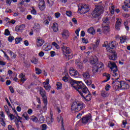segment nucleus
Wrapping results in <instances>:
<instances>
[{
  "label": "nucleus",
  "instance_id": "09e8293b",
  "mask_svg": "<svg viewBox=\"0 0 130 130\" xmlns=\"http://www.w3.org/2000/svg\"><path fill=\"white\" fill-rule=\"evenodd\" d=\"M52 45H53L54 46H55V47L57 49H59V46L55 42H53L52 43Z\"/></svg>",
  "mask_w": 130,
  "mask_h": 130
},
{
  "label": "nucleus",
  "instance_id": "cd10ccee",
  "mask_svg": "<svg viewBox=\"0 0 130 130\" xmlns=\"http://www.w3.org/2000/svg\"><path fill=\"white\" fill-rule=\"evenodd\" d=\"M87 32H88L89 34H92V35H94V34H95V30H94V28L93 27L89 28L87 30Z\"/></svg>",
  "mask_w": 130,
  "mask_h": 130
},
{
  "label": "nucleus",
  "instance_id": "e2e57ef3",
  "mask_svg": "<svg viewBox=\"0 0 130 130\" xmlns=\"http://www.w3.org/2000/svg\"><path fill=\"white\" fill-rule=\"evenodd\" d=\"M106 77L107 78V80H105V82H107V81L110 79V75H109V74H106Z\"/></svg>",
  "mask_w": 130,
  "mask_h": 130
},
{
  "label": "nucleus",
  "instance_id": "4be33fe9",
  "mask_svg": "<svg viewBox=\"0 0 130 130\" xmlns=\"http://www.w3.org/2000/svg\"><path fill=\"white\" fill-rule=\"evenodd\" d=\"M112 55H109V58L110 60H116L117 59V55L114 53H112Z\"/></svg>",
  "mask_w": 130,
  "mask_h": 130
},
{
  "label": "nucleus",
  "instance_id": "a878e982",
  "mask_svg": "<svg viewBox=\"0 0 130 130\" xmlns=\"http://www.w3.org/2000/svg\"><path fill=\"white\" fill-rule=\"evenodd\" d=\"M19 78H20V81L24 83L25 81H26L27 79H26V76L25 75H23V73H21L19 75Z\"/></svg>",
  "mask_w": 130,
  "mask_h": 130
},
{
  "label": "nucleus",
  "instance_id": "a18cd8bd",
  "mask_svg": "<svg viewBox=\"0 0 130 130\" xmlns=\"http://www.w3.org/2000/svg\"><path fill=\"white\" fill-rule=\"evenodd\" d=\"M47 121H48L49 123H52V122H53V119L52 118V117L51 116V118H47Z\"/></svg>",
  "mask_w": 130,
  "mask_h": 130
},
{
  "label": "nucleus",
  "instance_id": "58836bf2",
  "mask_svg": "<svg viewBox=\"0 0 130 130\" xmlns=\"http://www.w3.org/2000/svg\"><path fill=\"white\" fill-rule=\"evenodd\" d=\"M121 81H118L117 80H115V81H113L112 83V84H115V85H116V86H117V87H118V86H120V82Z\"/></svg>",
  "mask_w": 130,
  "mask_h": 130
},
{
  "label": "nucleus",
  "instance_id": "4c0bfd02",
  "mask_svg": "<svg viewBox=\"0 0 130 130\" xmlns=\"http://www.w3.org/2000/svg\"><path fill=\"white\" fill-rule=\"evenodd\" d=\"M22 40H23V39H22L21 38H16L15 39L16 44H19V43H20V42H21Z\"/></svg>",
  "mask_w": 130,
  "mask_h": 130
},
{
  "label": "nucleus",
  "instance_id": "ea45409f",
  "mask_svg": "<svg viewBox=\"0 0 130 130\" xmlns=\"http://www.w3.org/2000/svg\"><path fill=\"white\" fill-rule=\"evenodd\" d=\"M127 21H125L124 22V25L125 26V28L126 29L127 31H128V30H129V27H128V26H127Z\"/></svg>",
  "mask_w": 130,
  "mask_h": 130
},
{
  "label": "nucleus",
  "instance_id": "0e129e2a",
  "mask_svg": "<svg viewBox=\"0 0 130 130\" xmlns=\"http://www.w3.org/2000/svg\"><path fill=\"white\" fill-rule=\"evenodd\" d=\"M84 113V112H82V113H79V114L77 116V118L80 119L81 118V116H82V115Z\"/></svg>",
  "mask_w": 130,
  "mask_h": 130
},
{
  "label": "nucleus",
  "instance_id": "4d7b16f0",
  "mask_svg": "<svg viewBox=\"0 0 130 130\" xmlns=\"http://www.w3.org/2000/svg\"><path fill=\"white\" fill-rule=\"evenodd\" d=\"M14 39H15V38L13 36L9 37L8 41H9V42H12Z\"/></svg>",
  "mask_w": 130,
  "mask_h": 130
},
{
  "label": "nucleus",
  "instance_id": "c756f323",
  "mask_svg": "<svg viewBox=\"0 0 130 130\" xmlns=\"http://www.w3.org/2000/svg\"><path fill=\"white\" fill-rule=\"evenodd\" d=\"M101 95L104 98H106V97H108V96H109V94H108V93L106 92L105 91H102L101 92Z\"/></svg>",
  "mask_w": 130,
  "mask_h": 130
},
{
  "label": "nucleus",
  "instance_id": "6e6d98bb",
  "mask_svg": "<svg viewBox=\"0 0 130 130\" xmlns=\"http://www.w3.org/2000/svg\"><path fill=\"white\" fill-rule=\"evenodd\" d=\"M4 34L6 36L10 35V30H9V29H5Z\"/></svg>",
  "mask_w": 130,
  "mask_h": 130
},
{
  "label": "nucleus",
  "instance_id": "f8f14e48",
  "mask_svg": "<svg viewBox=\"0 0 130 130\" xmlns=\"http://www.w3.org/2000/svg\"><path fill=\"white\" fill-rule=\"evenodd\" d=\"M43 84L44 85V87L46 90H47L48 91H49V90H50V88H51V86H50V85H49V79H47L46 80V82H44Z\"/></svg>",
  "mask_w": 130,
  "mask_h": 130
},
{
  "label": "nucleus",
  "instance_id": "774afa93",
  "mask_svg": "<svg viewBox=\"0 0 130 130\" xmlns=\"http://www.w3.org/2000/svg\"><path fill=\"white\" fill-rule=\"evenodd\" d=\"M6 64H7V62L0 60V66H6Z\"/></svg>",
  "mask_w": 130,
  "mask_h": 130
},
{
  "label": "nucleus",
  "instance_id": "bf43d9fd",
  "mask_svg": "<svg viewBox=\"0 0 130 130\" xmlns=\"http://www.w3.org/2000/svg\"><path fill=\"white\" fill-rule=\"evenodd\" d=\"M42 130H46L47 128V125L46 124H43L42 125Z\"/></svg>",
  "mask_w": 130,
  "mask_h": 130
},
{
  "label": "nucleus",
  "instance_id": "864d4df0",
  "mask_svg": "<svg viewBox=\"0 0 130 130\" xmlns=\"http://www.w3.org/2000/svg\"><path fill=\"white\" fill-rule=\"evenodd\" d=\"M58 122H59V121H61V124H63V118L62 117L60 116V118H58Z\"/></svg>",
  "mask_w": 130,
  "mask_h": 130
},
{
  "label": "nucleus",
  "instance_id": "79ce46f5",
  "mask_svg": "<svg viewBox=\"0 0 130 130\" xmlns=\"http://www.w3.org/2000/svg\"><path fill=\"white\" fill-rule=\"evenodd\" d=\"M31 9H32V10L31 11V14H32V15H37V11H36L35 10V8H34V7H32Z\"/></svg>",
  "mask_w": 130,
  "mask_h": 130
},
{
  "label": "nucleus",
  "instance_id": "f03ea898",
  "mask_svg": "<svg viewBox=\"0 0 130 130\" xmlns=\"http://www.w3.org/2000/svg\"><path fill=\"white\" fill-rule=\"evenodd\" d=\"M86 107V105L79 101H75L72 103L71 110L73 112H79Z\"/></svg>",
  "mask_w": 130,
  "mask_h": 130
},
{
  "label": "nucleus",
  "instance_id": "423d86ee",
  "mask_svg": "<svg viewBox=\"0 0 130 130\" xmlns=\"http://www.w3.org/2000/svg\"><path fill=\"white\" fill-rule=\"evenodd\" d=\"M62 51L63 52V54L66 56V58L68 59H71L73 58V53H72V50L70 49L69 47L67 46H63L61 47Z\"/></svg>",
  "mask_w": 130,
  "mask_h": 130
},
{
  "label": "nucleus",
  "instance_id": "72a5a7b5",
  "mask_svg": "<svg viewBox=\"0 0 130 130\" xmlns=\"http://www.w3.org/2000/svg\"><path fill=\"white\" fill-rule=\"evenodd\" d=\"M77 66L78 69H80V70H83V69H84V66H83V64L81 62H78L77 63Z\"/></svg>",
  "mask_w": 130,
  "mask_h": 130
},
{
  "label": "nucleus",
  "instance_id": "c03bdc74",
  "mask_svg": "<svg viewBox=\"0 0 130 130\" xmlns=\"http://www.w3.org/2000/svg\"><path fill=\"white\" fill-rule=\"evenodd\" d=\"M0 121H1L2 125H3V126H6V122H5V120L3 118H1L0 119Z\"/></svg>",
  "mask_w": 130,
  "mask_h": 130
},
{
  "label": "nucleus",
  "instance_id": "6ab92c4d",
  "mask_svg": "<svg viewBox=\"0 0 130 130\" xmlns=\"http://www.w3.org/2000/svg\"><path fill=\"white\" fill-rule=\"evenodd\" d=\"M44 40H42V39H37V46L41 47L44 44Z\"/></svg>",
  "mask_w": 130,
  "mask_h": 130
},
{
  "label": "nucleus",
  "instance_id": "7ed1b4c3",
  "mask_svg": "<svg viewBox=\"0 0 130 130\" xmlns=\"http://www.w3.org/2000/svg\"><path fill=\"white\" fill-rule=\"evenodd\" d=\"M108 66L111 70V74L113 77H117L119 74V72L118 71V69H117L116 64L114 62L110 61L108 62Z\"/></svg>",
  "mask_w": 130,
  "mask_h": 130
},
{
  "label": "nucleus",
  "instance_id": "f3484780",
  "mask_svg": "<svg viewBox=\"0 0 130 130\" xmlns=\"http://www.w3.org/2000/svg\"><path fill=\"white\" fill-rule=\"evenodd\" d=\"M82 123L86 124L91 121V116H88L82 118Z\"/></svg>",
  "mask_w": 130,
  "mask_h": 130
},
{
  "label": "nucleus",
  "instance_id": "5701e85b",
  "mask_svg": "<svg viewBox=\"0 0 130 130\" xmlns=\"http://www.w3.org/2000/svg\"><path fill=\"white\" fill-rule=\"evenodd\" d=\"M51 47L49 46V44L48 43H45L43 46V49L45 50V51H48L50 50Z\"/></svg>",
  "mask_w": 130,
  "mask_h": 130
},
{
  "label": "nucleus",
  "instance_id": "3c124183",
  "mask_svg": "<svg viewBox=\"0 0 130 130\" xmlns=\"http://www.w3.org/2000/svg\"><path fill=\"white\" fill-rule=\"evenodd\" d=\"M54 0H49V3H48L49 5V7H52V6H53V4H54Z\"/></svg>",
  "mask_w": 130,
  "mask_h": 130
},
{
  "label": "nucleus",
  "instance_id": "20e7f679",
  "mask_svg": "<svg viewBox=\"0 0 130 130\" xmlns=\"http://www.w3.org/2000/svg\"><path fill=\"white\" fill-rule=\"evenodd\" d=\"M90 11V6L86 4H80L78 5V13L80 14H86Z\"/></svg>",
  "mask_w": 130,
  "mask_h": 130
},
{
  "label": "nucleus",
  "instance_id": "b1692460",
  "mask_svg": "<svg viewBox=\"0 0 130 130\" xmlns=\"http://www.w3.org/2000/svg\"><path fill=\"white\" fill-rule=\"evenodd\" d=\"M34 28L35 29V31L37 32H39L40 31V25L38 23H36L34 24Z\"/></svg>",
  "mask_w": 130,
  "mask_h": 130
},
{
  "label": "nucleus",
  "instance_id": "c85d7f7f",
  "mask_svg": "<svg viewBox=\"0 0 130 130\" xmlns=\"http://www.w3.org/2000/svg\"><path fill=\"white\" fill-rule=\"evenodd\" d=\"M8 53H9V54L12 56V57L13 58H16V56H17V54L14 53V52H13V51H11L10 50H7Z\"/></svg>",
  "mask_w": 130,
  "mask_h": 130
},
{
  "label": "nucleus",
  "instance_id": "13d9d810",
  "mask_svg": "<svg viewBox=\"0 0 130 130\" xmlns=\"http://www.w3.org/2000/svg\"><path fill=\"white\" fill-rule=\"evenodd\" d=\"M108 42L107 41H106L104 42V44H103V47H106L107 50V47H108Z\"/></svg>",
  "mask_w": 130,
  "mask_h": 130
},
{
  "label": "nucleus",
  "instance_id": "1a4fd4ad",
  "mask_svg": "<svg viewBox=\"0 0 130 130\" xmlns=\"http://www.w3.org/2000/svg\"><path fill=\"white\" fill-rule=\"evenodd\" d=\"M115 47L114 44H113V42L110 43L108 44L107 51L110 53H114L115 51L113 48Z\"/></svg>",
  "mask_w": 130,
  "mask_h": 130
},
{
  "label": "nucleus",
  "instance_id": "a211bd4d",
  "mask_svg": "<svg viewBox=\"0 0 130 130\" xmlns=\"http://www.w3.org/2000/svg\"><path fill=\"white\" fill-rule=\"evenodd\" d=\"M102 20V26H108L109 24H110V22L109 21V19L108 17H104Z\"/></svg>",
  "mask_w": 130,
  "mask_h": 130
},
{
  "label": "nucleus",
  "instance_id": "de8ad7c7",
  "mask_svg": "<svg viewBox=\"0 0 130 130\" xmlns=\"http://www.w3.org/2000/svg\"><path fill=\"white\" fill-rule=\"evenodd\" d=\"M66 15L68 17H71L72 15H73V13L71 11H66Z\"/></svg>",
  "mask_w": 130,
  "mask_h": 130
},
{
  "label": "nucleus",
  "instance_id": "393cba45",
  "mask_svg": "<svg viewBox=\"0 0 130 130\" xmlns=\"http://www.w3.org/2000/svg\"><path fill=\"white\" fill-rule=\"evenodd\" d=\"M58 25H57V23H53V26L52 27V28L53 29V31L54 32H57L58 31Z\"/></svg>",
  "mask_w": 130,
  "mask_h": 130
},
{
  "label": "nucleus",
  "instance_id": "c9c22d12",
  "mask_svg": "<svg viewBox=\"0 0 130 130\" xmlns=\"http://www.w3.org/2000/svg\"><path fill=\"white\" fill-rule=\"evenodd\" d=\"M124 5L125 7L127 8H130V1L129 0H125L124 1Z\"/></svg>",
  "mask_w": 130,
  "mask_h": 130
},
{
  "label": "nucleus",
  "instance_id": "8fccbe9b",
  "mask_svg": "<svg viewBox=\"0 0 130 130\" xmlns=\"http://www.w3.org/2000/svg\"><path fill=\"white\" fill-rule=\"evenodd\" d=\"M22 116L24 117V118L26 119V120H28V118H29V116H28V114H26V113H24Z\"/></svg>",
  "mask_w": 130,
  "mask_h": 130
},
{
  "label": "nucleus",
  "instance_id": "dca6fc26",
  "mask_svg": "<svg viewBox=\"0 0 130 130\" xmlns=\"http://www.w3.org/2000/svg\"><path fill=\"white\" fill-rule=\"evenodd\" d=\"M61 35L64 39H67L70 37V32L68 30L64 29Z\"/></svg>",
  "mask_w": 130,
  "mask_h": 130
},
{
  "label": "nucleus",
  "instance_id": "f257e3e1",
  "mask_svg": "<svg viewBox=\"0 0 130 130\" xmlns=\"http://www.w3.org/2000/svg\"><path fill=\"white\" fill-rule=\"evenodd\" d=\"M70 84L72 87L76 89L86 101H91L92 100V94L89 93L86 95V94L89 92V90L85 84L74 80H71Z\"/></svg>",
  "mask_w": 130,
  "mask_h": 130
},
{
  "label": "nucleus",
  "instance_id": "052dcab7",
  "mask_svg": "<svg viewBox=\"0 0 130 130\" xmlns=\"http://www.w3.org/2000/svg\"><path fill=\"white\" fill-rule=\"evenodd\" d=\"M31 62H32V63H35V64H36V63H37L38 60L36 58H34L31 61Z\"/></svg>",
  "mask_w": 130,
  "mask_h": 130
},
{
  "label": "nucleus",
  "instance_id": "603ef678",
  "mask_svg": "<svg viewBox=\"0 0 130 130\" xmlns=\"http://www.w3.org/2000/svg\"><path fill=\"white\" fill-rule=\"evenodd\" d=\"M54 0H49V3H48L49 5V7H52V6H53V4H54Z\"/></svg>",
  "mask_w": 130,
  "mask_h": 130
},
{
  "label": "nucleus",
  "instance_id": "2f4dec72",
  "mask_svg": "<svg viewBox=\"0 0 130 130\" xmlns=\"http://www.w3.org/2000/svg\"><path fill=\"white\" fill-rule=\"evenodd\" d=\"M18 118L15 117V119L14 120V122H17V123L21 122V123H22V118L21 117H20V116H18Z\"/></svg>",
  "mask_w": 130,
  "mask_h": 130
},
{
  "label": "nucleus",
  "instance_id": "4468645a",
  "mask_svg": "<svg viewBox=\"0 0 130 130\" xmlns=\"http://www.w3.org/2000/svg\"><path fill=\"white\" fill-rule=\"evenodd\" d=\"M45 7V2H44V0H41L39 3V9L40 11H44Z\"/></svg>",
  "mask_w": 130,
  "mask_h": 130
},
{
  "label": "nucleus",
  "instance_id": "473e14b6",
  "mask_svg": "<svg viewBox=\"0 0 130 130\" xmlns=\"http://www.w3.org/2000/svg\"><path fill=\"white\" fill-rule=\"evenodd\" d=\"M56 86H57V90H59L62 88V84L61 83L58 82L56 83Z\"/></svg>",
  "mask_w": 130,
  "mask_h": 130
},
{
  "label": "nucleus",
  "instance_id": "412c9836",
  "mask_svg": "<svg viewBox=\"0 0 130 130\" xmlns=\"http://www.w3.org/2000/svg\"><path fill=\"white\" fill-rule=\"evenodd\" d=\"M126 87H128V85L126 84L125 82L123 81H121L120 83V85H118V88H121L122 89H125Z\"/></svg>",
  "mask_w": 130,
  "mask_h": 130
},
{
  "label": "nucleus",
  "instance_id": "9d476101",
  "mask_svg": "<svg viewBox=\"0 0 130 130\" xmlns=\"http://www.w3.org/2000/svg\"><path fill=\"white\" fill-rule=\"evenodd\" d=\"M82 76L84 80H88L91 78V72L89 70L83 72Z\"/></svg>",
  "mask_w": 130,
  "mask_h": 130
},
{
  "label": "nucleus",
  "instance_id": "6e6552de",
  "mask_svg": "<svg viewBox=\"0 0 130 130\" xmlns=\"http://www.w3.org/2000/svg\"><path fill=\"white\" fill-rule=\"evenodd\" d=\"M40 94L42 98L43 102L46 103V101H47L46 92H45V90L42 87L40 88Z\"/></svg>",
  "mask_w": 130,
  "mask_h": 130
},
{
  "label": "nucleus",
  "instance_id": "a19ab883",
  "mask_svg": "<svg viewBox=\"0 0 130 130\" xmlns=\"http://www.w3.org/2000/svg\"><path fill=\"white\" fill-rule=\"evenodd\" d=\"M39 121L40 123H43V122H44V117L43 116L41 115L40 117Z\"/></svg>",
  "mask_w": 130,
  "mask_h": 130
},
{
  "label": "nucleus",
  "instance_id": "69168bd1",
  "mask_svg": "<svg viewBox=\"0 0 130 130\" xmlns=\"http://www.w3.org/2000/svg\"><path fill=\"white\" fill-rule=\"evenodd\" d=\"M51 57H53L55 54V52L54 51H52L50 52Z\"/></svg>",
  "mask_w": 130,
  "mask_h": 130
},
{
  "label": "nucleus",
  "instance_id": "5fc2aeb1",
  "mask_svg": "<svg viewBox=\"0 0 130 130\" xmlns=\"http://www.w3.org/2000/svg\"><path fill=\"white\" fill-rule=\"evenodd\" d=\"M110 9V13L112 15H113L114 14V6H112Z\"/></svg>",
  "mask_w": 130,
  "mask_h": 130
},
{
  "label": "nucleus",
  "instance_id": "f704fd0d",
  "mask_svg": "<svg viewBox=\"0 0 130 130\" xmlns=\"http://www.w3.org/2000/svg\"><path fill=\"white\" fill-rule=\"evenodd\" d=\"M44 106L43 107V111H44V112H45V111H46V110H47V101H46V103H45V102H44Z\"/></svg>",
  "mask_w": 130,
  "mask_h": 130
},
{
  "label": "nucleus",
  "instance_id": "680f3d73",
  "mask_svg": "<svg viewBox=\"0 0 130 130\" xmlns=\"http://www.w3.org/2000/svg\"><path fill=\"white\" fill-rule=\"evenodd\" d=\"M109 89H110V85H109V84H107L105 87V90L106 91H109Z\"/></svg>",
  "mask_w": 130,
  "mask_h": 130
},
{
  "label": "nucleus",
  "instance_id": "7c9ffc66",
  "mask_svg": "<svg viewBox=\"0 0 130 130\" xmlns=\"http://www.w3.org/2000/svg\"><path fill=\"white\" fill-rule=\"evenodd\" d=\"M7 115L8 117H9L10 120H14V119H15L16 117L15 115H14V114H11V113H9V114H8Z\"/></svg>",
  "mask_w": 130,
  "mask_h": 130
},
{
  "label": "nucleus",
  "instance_id": "ddd939ff",
  "mask_svg": "<svg viewBox=\"0 0 130 130\" xmlns=\"http://www.w3.org/2000/svg\"><path fill=\"white\" fill-rule=\"evenodd\" d=\"M121 25V19L119 18H117V21L115 25V28L117 31H119L120 30V26Z\"/></svg>",
  "mask_w": 130,
  "mask_h": 130
},
{
  "label": "nucleus",
  "instance_id": "e433bc0d",
  "mask_svg": "<svg viewBox=\"0 0 130 130\" xmlns=\"http://www.w3.org/2000/svg\"><path fill=\"white\" fill-rule=\"evenodd\" d=\"M120 40L121 43H124L125 42V40H126V37L125 36H122L120 38Z\"/></svg>",
  "mask_w": 130,
  "mask_h": 130
},
{
  "label": "nucleus",
  "instance_id": "37998d69",
  "mask_svg": "<svg viewBox=\"0 0 130 130\" xmlns=\"http://www.w3.org/2000/svg\"><path fill=\"white\" fill-rule=\"evenodd\" d=\"M42 72V71L38 68H36V73L37 75H40L41 73Z\"/></svg>",
  "mask_w": 130,
  "mask_h": 130
},
{
  "label": "nucleus",
  "instance_id": "aec40b11",
  "mask_svg": "<svg viewBox=\"0 0 130 130\" xmlns=\"http://www.w3.org/2000/svg\"><path fill=\"white\" fill-rule=\"evenodd\" d=\"M102 28H103V32L106 35H107V34H108V33H109V31H110L109 26L108 25L102 26Z\"/></svg>",
  "mask_w": 130,
  "mask_h": 130
},
{
  "label": "nucleus",
  "instance_id": "9b49d317",
  "mask_svg": "<svg viewBox=\"0 0 130 130\" xmlns=\"http://www.w3.org/2000/svg\"><path fill=\"white\" fill-rule=\"evenodd\" d=\"M70 74L74 78H78L79 77V72L77 70L73 69V68L70 70Z\"/></svg>",
  "mask_w": 130,
  "mask_h": 130
},
{
  "label": "nucleus",
  "instance_id": "2eb2a0df",
  "mask_svg": "<svg viewBox=\"0 0 130 130\" xmlns=\"http://www.w3.org/2000/svg\"><path fill=\"white\" fill-rule=\"evenodd\" d=\"M25 24H21L20 25H17L15 27V31L17 32H22L25 29Z\"/></svg>",
  "mask_w": 130,
  "mask_h": 130
},
{
  "label": "nucleus",
  "instance_id": "39448f33",
  "mask_svg": "<svg viewBox=\"0 0 130 130\" xmlns=\"http://www.w3.org/2000/svg\"><path fill=\"white\" fill-rule=\"evenodd\" d=\"M103 13V7L101 6H97L94 10L92 12V16L95 19H96L101 14Z\"/></svg>",
  "mask_w": 130,
  "mask_h": 130
},
{
  "label": "nucleus",
  "instance_id": "49530a36",
  "mask_svg": "<svg viewBox=\"0 0 130 130\" xmlns=\"http://www.w3.org/2000/svg\"><path fill=\"white\" fill-rule=\"evenodd\" d=\"M31 120L34 121V122H38V118H37L36 117L34 116L31 118Z\"/></svg>",
  "mask_w": 130,
  "mask_h": 130
},
{
  "label": "nucleus",
  "instance_id": "0eeeda50",
  "mask_svg": "<svg viewBox=\"0 0 130 130\" xmlns=\"http://www.w3.org/2000/svg\"><path fill=\"white\" fill-rule=\"evenodd\" d=\"M90 63L91 64H95V66L99 69L100 72L104 69V64H103V63L102 62L98 61V59L95 60V59L93 58L92 60H90Z\"/></svg>",
  "mask_w": 130,
  "mask_h": 130
},
{
  "label": "nucleus",
  "instance_id": "338daca9",
  "mask_svg": "<svg viewBox=\"0 0 130 130\" xmlns=\"http://www.w3.org/2000/svg\"><path fill=\"white\" fill-rule=\"evenodd\" d=\"M55 17L56 18H59V17H60V13L58 12L55 13Z\"/></svg>",
  "mask_w": 130,
  "mask_h": 130
},
{
  "label": "nucleus",
  "instance_id": "bb28decb",
  "mask_svg": "<svg viewBox=\"0 0 130 130\" xmlns=\"http://www.w3.org/2000/svg\"><path fill=\"white\" fill-rule=\"evenodd\" d=\"M92 73L94 75H95V74H96V73H98V72H99V69L95 66V64H93V66L92 67Z\"/></svg>",
  "mask_w": 130,
  "mask_h": 130
}]
</instances>
